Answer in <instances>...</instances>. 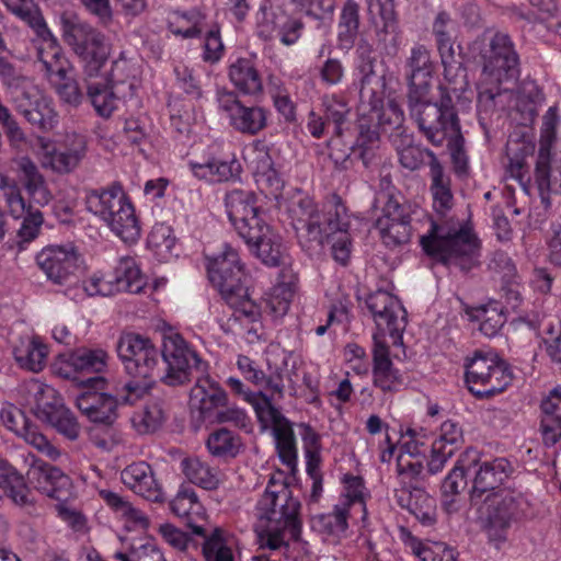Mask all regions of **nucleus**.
Wrapping results in <instances>:
<instances>
[{
    "label": "nucleus",
    "instance_id": "nucleus-1",
    "mask_svg": "<svg viewBox=\"0 0 561 561\" xmlns=\"http://www.w3.org/2000/svg\"><path fill=\"white\" fill-rule=\"evenodd\" d=\"M300 507V502L293 497L288 484L272 477L254 508L260 546L270 550L288 547L286 534H289V539L299 540Z\"/></svg>",
    "mask_w": 561,
    "mask_h": 561
},
{
    "label": "nucleus",
    "instance_id": "nucleus-2",
    "mask_svg": "<svg viewBox=\"0 0 561 561\" xmlns=\"http://www.w3.org/2000/svg\"><path fill=\"white\" fill-rule=\"evenodd\" d=\"M256 202L252 191L234 188L227 192L225 207L228 219L253 255L267 266H278L282 261L280 238L265 221Z\"/></svg>",
    "mask_w": 561,
    "mask_h": 561
},
{
    "label": "nucleus",
    "instance_id": "nucleus-3",
    "mask_svg": "<svg viewBox=\"0 0 561 561\" xmlns=\"http://www.w3.org/2000/svg\"><path fill=\"white\" fill-rule=\"evenodd\" d=\"M291 225L301 247L321 250L331 233L350 230L351 215L343 199L332 194L322 209L310 197H302L290 209Z\"/></svg>",
    "mask_w": 561,
    "mask_h": 561
},
{
    "label": "nucleus",
    "instance_id": "nucleus-4",
    "mask_svg": "<svg viewBox=\"0 0 561 561\" xmlns=\"http://www.w3.org/2000/svg\"><path fill=\"white\" fill-rule=\"evenodd\" d=\"M116 351L125 373L131 378L123 386L125 394L121 400L125 404H134L161 376L160 351L149 337L134 332L121 335Z\"/></svg>",
    "mask_w": 561,
    "mask_h": 561
},
{
    "label": "nucleus",
    "instance_id": "nucleus-5",
    "mask_svg": "<svg viewBox=\"0 0 561 561\" xmlns=\"http://www.w3.org/2000/svg\"><path fill=\"white\" fill-rule=\"evenodd\" d=\"M208 278L239 317L250 322L259 320L261 309L249 294V276L241 264L238 252L225 244L220 254L207 257Z\"/></svg>",
    "mask_w": 561,
    "mask_h": 561
},
{
    "label": "nucleus",
    "instance_id": "nucleus-6",
    "mask_svg": "<svg viewBox=\"0 0 561 561\" xmlns=\"http://www.w3.org/2000/svg\"><path fill=\"white\" fill-rule=\"evenodd\" d=\"M480 62L482 70L478 89L479 106L493 111L495 99L502 93V83L514 81L519 75V58L511 37L505 33H496L489 46L481 50Z\"/></svg>",
    "mask_w": 561,
    "mask_h": 561
},
{
    "label": "nucleus",
    "instance_id": "nucleus-7",
    "mask_svg": "<svg viewBox=\"0 0 561 561\" xmlns=\"http://www.w3.org/2000/svg\"><path fill=\"white\" fill-rule=\"evenodd\" d=\"M420 243L428 256L461 272L468 273L478 265L481 243L468 226L453 229L432 221L431 229L421 237Z\"/></svg>",
    "mask_w": 561,
    "mask_h": 561
},
{
    "label": "nucleus",
    "instance_id": "nucleus-8",
    "mask_svg": "<svg viewBox=\"0 0 561 561\" xmlns=\"http://www.w3.org/2000/svg\"><path fill=\"white\" fill-rule=\"evenodd\" d=\"M85 204L87 209L102 219L125 243H135L140 238L141 228L135 208L118 182L88 192Z\"/></svg>",
    "mask_w": 561,
    "mask_h": 561
},
{
    "label": "nucleus",
    "instance_id": "nucleus-9",
    "mask_svg": "<svg viewBox=\"0 0 561 561\" xmlns=\"http://www.w3.org/2000/svg\"><path fill=\"white\" fill-rule=\"evenodd\" d=\"M3 2L11 13L25 22L43 41V45L37 50V59L49 83L64 78L67 72H72L73 68L47 26L39 7L33 0H3Z\"/></svg>",
    "mask_w": 561,
    "mask_h": 561
},
{
    "label": "nucleus",
    "instance_id": "nucleus-10",
    "mask_svg": "<svg viewBox=\"0 0 561 561\" xmlns=\"http://www.w3.org/2000/svg\"><path fill=\"white\" fill-rule=\"evenodd\" d=\"M59 20L62 39L80 58L83 73L99 76L108 57L105 36L75 12L65 11Z\"/></svg>",
    "mask_w": 561,
    "mask_h": 561
},
{
    "label": "nucleus",
    "instance_id": "nucleus-11",
    "mask_svg": "<svg viewBox=\"0 0 561 561\" xmlns=\"http://www.w3.org/2000/svg\"><path fill=\"white\" fill-rule=\"evenodd\" d=\"M508 365L492 352L477 350L465 362V381L477 399L503 392L512 382Z\"/></svg>",
    "mask_w": 561,
    "mask_h": 561
},
{
    "label": "nucleus",
    "instance_id": "nucleus-12",
    "mask_svg": "<svg viewBox=\"0 0 561 561\" xmlns=\"http://www.w3.org/2000/svg\"><path fill=\"white\" fill-rule=\"evenodd\" d=\"M160 358L159 380L168 386H183L192 380L194 371L207 374L208 370L207 362L178 333L164 336Z\"/></svg>",
    "mask_w": 561,
    "mask_h": 561
},
{
    "label": "nucleus",
    "instance_id": "nucleus-13",
    "mask_svg": "<svg viewBox=\"0 0 561 561\" xmlns=\"http://www.w3.org/2000/svg\"><path fill=\"white\" fill-rule=\"evenodd\" d=\"M408 68V107L411 118L416 123L430 114L432 110H437L432 105L428 99L432 88L434 73V64L431 58V51L424 45H416L411 49L407 59Z\"/></svg>",
    "mask_w": 561,
    "mask_h": 561
},
{
    "label": "nucleus",
    "instance_id": "nucleus-14",
    "mask_svg": "<svg viewBox=\"0 0 561 561\" xmlns=\"http://www.w3.org/2000/svg\"><path fill=\"white\" fill-rule=\"evenodd\" d=\"M79 385L85 390L76 398V405L90 422L111 426L116 421L117 407L124 404L121 396L125 394L123 388L117 397L104 392L107 381L102 376H89L79 379Z\"/></svg>",
    "mask_w": 561,
    "mask_h": 561
},
{
    "label": "nucleus",
    "instance_id": "nucleus-15",
    "mask_svg": "<svg viewBox=\"0 0 561 561\" xmlns=\"http://www.w3.org/2000/svg\"><path fill=\"white\" fill-rule=\"evenodd\" d=\"M434 110L425 117L416 122L420 131L436 147L442 146L446 140L450 150L454 171L457 175L468 172V157L465 151V138L461 134L459 118L436 119Z\"/></svg>",
    "mask_w": 561,
    "mask_h": 561
},
{
    "label": "nucleus",
    "instance_id": "nucleus-16",
    "mask_svg": "<svg viewBox=\"0 0 561 561\" xmlns=\"http://www.w3.org/2000/svg\"><path fill=\"white\" fill-rule=\"evenodd\" d=\"M486 506L485 533L490 542L500 548L506 541L507 530L524 502L520 492L512 489L497 490L483 500Z\"/></svg>",
    "mask_w": 561,
    "mask_h": 561
},
{
    "label": "nucleus",
    "instance_id": "nucleus-17",
    "mask_svg": "<svg viewBox=\"0 0 561 561\" xmlns=\"http://www.w3.org/2000/svg\"><path fill=\"white\" fill-rule=\"evenodd\" d=\"M365 304L377 327L374 334H379L385 340L386 333H389L394 344L402 342L407 311L400 300L386 290H377L367 296Z\"/></svg>",
    "mask_w": 561,
    "mask_h": 561
},
{
    "label": "nucleus",
    "instance_id": "nucleus-18",
    "mask_svg": "<svg viewBox=\"0 0 561 561\" xmlns=\"http://www.w3.org/2000/svg\"><path fill=\"white\" fill-rule=\"evenodd\" d=\"M377 202H382L381 215L376 220L381 240L387 248L394 249L410 241L412 236L411 217L408 208L391 194L381 193Z\"/></svg>",
    "mask_w": 561,
    "mask_h": 561
},
{
    "label": "nucleus",
    "instance_id": "nucleus-19",
    "mask_svg": "<svg viewBox=\"0 0 561 561\" xmlns=\"http://www.w3.org/2000/svg\"><path fill=\"white\" fill-rule=\"evenodd\" d=\"M11 102L14 110L37 130L48 133L56 127L58 115L53 100L34 83L12 96Z\"/></svg>",
    "mask_w": 561,
    "mask_h": 561
},
{
    "label": "nucleus",
    "instance_id": "nucleus-20",
    "mask_svg": "<svg viewBox=\"0 0 561 561\" xmlns=\"http://www.w3.org/2000/svg\"><path fill=\"white\" fill-rule=\"evenodd\" d=\"M471 453L472 488L470 490L471 504H478L482 501L483 494H490L502 490L501 485L508 480L514 471L512 462L504 458L481 460L478 454Z\"/></svg>",
    "mask_w": 561,
    "mask_h": 561
},
{
    "label": "nucleus",
    "instance_id": "nucleus-21",
    "mask_svg": "<svg viewBox=\"0 0 561 561\" xmlns=\"http://www.w3.org/2000/svg\"><path fill=\"white\" fill-rule=\"evenodd\" d=\"M356 55L359 96L363 104H378L383 89H387L388 70L382 64L378 65L373 46L366 39H360L357 44Z\"/></svg>",
    "mask_w": 561,
    "mask_h": 561
},
{
    "label": "nucleus",
    "instance_id": "nucleus-22",
    "mask_svg": "<svg viewBox=\"0 0 561 561\" xmlns=\"http://www.w3.org/2000/svg\"><path fill=\"white\" fill-rule=\"evenodd\" d=\"M218 107L227 114L229 125L240 134L255 136L267 126V111L259 105L247 106L234 91L218 93Z\"/></svg>",
    "mask_w": 561,
    "mask_h": 561
},
{
    "label": "nucleus",
    "instance_id": "nucleus-23",
    "mask_svg": "<svg viewBox=\"0 0 561 561\" xmlns=\"http://www.w3.org/2000/svg\"><path fill=\"white\" fill-rule=\"evenodd\" d=\"M25 462L28 465L27 481L34 489L57 501H64L68 497L71 485L70 478L59 468L36 457L34 454H28L25 457Z\"/></svg>",
    "mask_w": 561,
    "mask_h": 561
},
{
    "label": "nucleus",
    "instance_id": "nucleus-24",
    "mask_svg": "<svg viewBox=\"0 0 561 561\" xmlns=\"http://www.w3.org/2000/svg\"><path fill=\"white\" fill-rule=\"evenodd\" d=\"M79 255L71 245H48L36 255V263L47 279L57 285H67L79 268Z\"/></svg>",
    "mask_w": 561,
    "mask_h": 561
},
{
    "label": "nucleus",
    "instance_id": "nucleus-25",
    "mask_svg": "<svg viewBox=\"0 0 561 561\" xmlns=\"http://www.w3.org/2000/svg\"><path fill=\"white\" fill-rule=\"evenodd\" d=\"M440 98L432 105L437 110L436 119L459 118L454 105V96L460 101H469L466 95L469 90L467 69L462 62L444 67V83L439 87Z\"/></svg>",
    "mask_w": 561,
    "mask_h": 561
},
{
    "label": "nucleus",
    "instance_id": "nucleus-26",
    "mask_svg": "<svg viewBox=\"0 0 561 561\" xmlns=\"http://www.w3.org/2000/svg\"><path fill=\"white\" fill-rule=\"evenodd\" d=\"M0 419L8 430L24 438L27 444L33 445L41 451H45L50 457L59 455L55 447L37 431V426L21 409L11 403H7L0 411Z\"/></svg>",
    "mask_w": 561,
    "mask_h": 561
},
{
    "label": "nucleus",
    "instance_id": "nucleus-27",
    "mask_svg": "<svg viewBox=\"0 0 561 561\" xmlns=\"http://www.w3.org/2000/svg\"><path fill=\"white\" fill-rule=\"evenodd\" d=\"M122 482L134 493L154 503L164 501V493L154 477L151 466L146 461H136L121 471Z\"/></svg>",
    "mask_w": 561,
    "mask_h": 561
},
{
    "label": "nucleus",
    "instance_id": "nucleus-28",
    "mask_svg": "<svg viewBox=\"0 0 561 561\" xmlns=\"http://www.w3.org/2000/svg\"><path fill=\"white\" fill-rule=\"evenodd\" d=\"M373 340L374 385L383 392L398 391L403 385V377L390 359L387 342L379 334H374Z\"/></svg>",
    "mask_w": 561,
    "mask_h": 561
},
{
    "label": "nucleus",
    "instance_id": "nucleus-29",
    "mask_svg": "<svg viewBox=\"0 0 561 561\" xmlns=\"http://www.w3.org/2000/svg\"><path fill=\"white\" fill-rule=\"evenodd\" d=\"M25 400L37 417L48 421L65 407L57 390L39 380H31L24 386Z\"/></svg>",
    "mask_w": 561,
    "mask_h": 561
},
{
    "label": "nucleus",
    "instance_id": "nucleus-30",
    "mask_svg": "<svg viewBox=\"0 0 561 561\" xmlns=\"http://www.w3.org/2000/svg\"><path fill=\"white\" fill-rule=\"evenodd\" d=\"M397 503L408 510L424 526H432L436 520V501L424 488L397 489Z\"/></svg>",
    "mask_w": 561,
    "mask_h": 561
},
{
    "label": "nucleus",
    "instance_id": "nucleus-31",
    "mask_svg": "<svg viewBox=\"0 0 561 561\" xmlns=\"http://www.w3.org/2000/svg\"><path fill=\"white\" fill-rule=\"evenodd\" d=\"M66 142L67 148L65 150H53L45 154L44 167L50 168L57 173H69L79 165L87 151L84 136L68 135Z\"/></svg>",
    "mask_w": 561,
    "mask_h": 561
},
{
    "label": "nucleus",
    "instance_id": "nucleus-32",
    "mask_svg": "<svg viewBox=\"0 0 561 561\" xmlns=\"http://www.w3.org/2000/svg\"><path fill=\"white\" fill-rule=\"evenodd\" d=\"M228 77L242 94L259 96L263 93V80L254 62L249 58H238L228 68Z\"/></svg>",
    "mask_w": 561,
    "mask_h": 561
},
{
    "label": "nucleus",
    "instance_id": "nucleus-33",
    "mask_svg": "<svg viewBox=\"0 0 561 561\" xmlns=\"http://www.w3.org/2000/svg\"><path fill=\"white\" fill-rule=\"evenodd\" d=\"M471 453H463L442 483L443 505L447 511L455 510L456 497L468 485L467 473L471 471Z\"/></svg>",
    "mask_w": 561,
    "mask_h": 561
},
{
    "label": "nucleus",
    "instance_id": "nucleus-34",
    "mask_svg": "<svg viewBox=\"0 0 561 561\" xmlns=\"http://www.w3.org/2000/svg\"><path fill=\"white\" fill-rule=\"evenodd\" d=\"M358 136L356 142L350 147L354 152H358V159L367 168L376 157V150L379 147V128L386 129L382 124H377L370 114L359 113Z\"/></svg>",
    "mask_w": 561,
    "mask_h": 561
},
{
    "label": "nucleus",
    "instance_id": "nucleus-35",
    "mask_svg": "<svg viewBox=\"0 0 561 561\" xmlns=\"http://www.w3.org/2000/svg\"><path fill=\"white\" fill-rule=\"evenodd\" d=\"M196 377V385L191 390L192 399L199 401L198 409L204 416L214 410L227 405L228 397L218 382L210 379L206 374Z\"/></svg>",
    "mask_w": 561,
    "mask_h": 561
},
{
    "label": "nucleus",
    "instance_id": "nucleus-36",
    "mask_svg": "<svg viewBox=\"0 0 561 561\" xmlns=\"http://www.w3.org/2000/svg\"><path fill=\"white\" fill-rule=\"evenodd\" d=\"M193 174L208 182H228L237 180L242 171L241 163L232 158L229 161L211 158L204 163L190 162Z\"/></svg>",
    "mask_w": 561,
    "mask_h": 561
},
{
    "label": "nucleus",
    "instance_id": "nucleus-37",
    "mask_svg": "<svg viewBox=\"0 0 561 561\" xmlns=\"http://www.w3.org/2000/svg\"><path fill=\"white\" fill-rule=\"evenodd\" d=\"M96 78L98 76L94 77V79ZM92 80L93 78L84 75L87 95L96 113L100 116L107 118L117 108V101L123 98L118 94L117 90L113 89L112 85L105 81L104 78H100V80L94 81Z\"/></svg>",
    "mask_w": 561,
    "mask_h": 561
},
{
    "label": "nucleus",
    "instance_id": "nucleus-38",
    "mask_svg": "<svg viewBox=\"0 0 561 561\" xmlns=\"http://www.w3.org/2000/svg\"><path fill=\"white\" fill-rule=\"evenodd\" d=\"M182 472L193 484L207 490L218 489L221 479L219 468L211 467L198 457H186L181 461Z\"/></svg>",
    "mask_w": 561,
    "mask_h": 561
},
{
    "label": "nucleus",
    "instance_id": "nucleus-39",
    "mask_svg": "<svg viewBox=\"0 0 561 561\" xmlns=\"http://www.w3.org/2000/svg\"><path fill=\"white\" fill-rule=\"evenodd\" d=\"M0 485L5 489L7 495L19 506L28 507L35 503L32 492L24 477L18 470L0 459Z\"/></svg>",
    "mask_w": 561,
    "mask_h": 561
},
{
    "label": "nucleus",
    "instance_id": "nucleus-40",
    "mask_svg": "<svg viewBox=\"0 0 561 561\" xmlns=\"http://www.w3.org/2000/svg\"><path fill=\"white\" fill-rule=\"evenodd\" d=\"M48 347L38 336L21 340L13 348V356L19 366L33 373L41 371L46 364Z\"/></svg>",
    "mask_w": 561,
    "mask_h": 561
},
{
    "label": "nucleus",
    "instance_id": "nucleus-41",
    "mask_svg": "<svg viewBox=\"0 0 561 561\" xmlns=\"http://www.w3.org/2000/svg\"><path fill=\"white\" fill-rule=\"evenodd\" d=\"M206 447L211 456L229 460L236 458L243 450V443L239 434L220 427L208 435Z\"/></svg>",
    "mask_w": 561,
    "mask_h": 561
},
{
    "label": "nucleus",
    "instance_id": "nucleus-42",
    "mask_svg": "<svg viewBox=\"0 0 561 561\" xmlns=\"http://www.w3.org/2000/svg\"><path fill=\"white\" fill-rule=\"evenodd\" d=\"M505 150L511 173L523 178V171L527 167L526 160L535 151V142L531 136L518 133L511 134Z\"/></svg>",
    "mask_w": 561,
    "mask_h": 561
},
{
    "label": "nucleus",
    "instance_id": "nucleus-43",
    "mask_svg": "<svg viewBox=\"0 0 561 561\" xmlns=\"http://www.w3.org/2000/svg\"><path fill=\"white\" fill-rule=\"evenodd\" d=\"M190 525L194 535L204 538L202 552L205 561H234L232 550L227 545L220 528H215L208 535L204 526L191 523Z\"/></svg>",
    "mask_w": 561,
    "mask_h": 561
},
{
    "label": "nucleus",
    "instance_id": "nucleus-44",
    "mask_svg": "<svg viewBox=\"0 0 561 561\" xmlns=\"http://www.w3.org/2000/svg\"><path fill=\"white\" fill-rule=\"evenodd\" d=\"M467 316L471 321L480 322L479 330L488 337L497 335L506 322L503 307L499 302L470 308Z\"/></svg>",
    "mask_w": 561,
    "mask_h": 561
},
{
    "label": "nucleus",
    "instance_id": "nucleus-45",
    "mask_svg": "<svg viewBox=\"0 0 561 561\" xmlns=\"http://www.w3.org/2000/svg\"><path fill=\"white\" fill-rule=\"evenodd\" d=\"M135 72V66L130 61L118 58L113 61L108 77L104 79L123 99L133 98L138 87Z\"/></svg>",
    "mask_w": 561,
    "mask_h": 561
},
{
    "label": "nucleus",
    "instance_id": "nucleus-46",
    "mask_svg": "<svg viewBox=\"0 0 561 561\" xmlns=\"http://www.w3.org/2000/svg\"><path fill=\"white\" fill-rule=\"evenodd\" d=\"M431 176V193L433 195L434 209L445 215L451 209L454 204V196L450 190V178L445 173L443 165L438 160H434L432 164Z\"/></svg>",
    "mask_w": 561,
    "mask_h": 561
},
{
    "label": "nucleus",
    "instance_id": "nucleus-47",
    "mask_svg": "<svg viewBox=\"0 0 561 561\" xmlns=\"http://www.w3.org/2000/svg\"><path fill=\"white\" fill-rule=\"evenodd\" d=\"M337 28L340 48H352L359 30V5L355 0L345 1L340 14Z\"/></svg>",
    "mask_w": 561,
    "mask_h": 561
},
{
    "label": "nucleus",
    "instance_id": "nucleus-48",
    "mask_svg": "<svg viewBox=\"0 0 561 561\" xmlns=\"http://www.w3.org/2000/svg\"><path fill=\"white\" fill-rule=\"evenodd\" d=\"M107 354L101 348H78L73 351L68 358V364L75 371L80 374H91V376H101L100 374L106 367Z\"/></svg>",
    "mask_w": 561,
    "mask_h": 561
},
{
    "label": "nucleus",
    "instance_id": "nucleus-49",
    "mask_svg": "<svg viewBox=\"0 0 561 561\" xmlns=\"http://www.w3.org/2000/svg\"><path fill=\"white\" fill-rule=\"evenodd\" d=\"M117 286L126 293L138 294L145 286V279L135 259L122 257L114 274Z\"/></svg>",
    "mask_w": 561,
    "mask_h": 561
},
{
    "label": "nucleus",
    "instance_id": "nucleus-50",
    "mask_svg": "<svg viewBox=\"0 0 561 561\" xmlns=\"http://www.w3.org/2000/svg\"><path fill=\"white\" fill-rule=\"evenodd\" d=\"M385 98L386 89H383L382 96L380 98V102H378V104L364 105L362 99L359 98L358 112L362 114H370L377 124H382L385 127L393 125L399 126L403 121V112L393 101H390L387 108H385Z\"/></svg>",
    "mask_w": 561,
    "mask_h": 561
},
{
    "label": "nucleus",
    "instance_id": "nucleus-51",
    "mask_svg": "<svg viewBox=\"0 0 561 561\" xmlns=\"http://www.w3.org/2000/svg\"><path fill=\"white\" fill-rule=\"evenodd\" d=\"M0 81L10 92L11 98L33 84L12 57L0 55Z\"/></svg>",
    "mask_w": 561,
    "mask_h": 561
},
{
    "label": "nucleus",
    "instance_id": "nucleus-52",
    "mask_svg": "<svg viewBox=\"0 0 561 561\" xmlns=\"http://www.w3.org/2000/svg\"><path fill=\"white\" fill-rule=\"evenodd\" d=\"M324 118L334 125V134L341 136L342 126L347 121L351 107L347 101L337 94H325L322 98Z\"/></svg>",
    "mask_w": 561,
    "mask_h": 561
},
{
    "label": "nucleus",
    "instance_id": "nucleus-53",
    "mask_svg": "<svg viewBox=\"0 0 561 561\" xmlns=\"http://www.w3.org/2000/svg\"><path fill=\"white\" fill-rule=\"evenodd\" d=\"M171 511L179 517L186 518V524L191 528V524H194L191 515H199L203 510L202 504L198 501L197 494L194 489L181 485L175 497L170 503Z\"/></svg>",
    "mask_w": 561,
    "mask_h": 561
},
{
    "label": "nucleus",
    "instance_id": "nucleus-54",
    "mask_svg": "<svg viewBox=\"0 0 561 561\" xmlns=\"http://www.w3.org/2000/svg\"><path fill=\"white\" fill-rule=\"evenodd\" d=\"M347 518V503H340L334 506L332 512L319 515L316 518V526L328 535L340 537L348 527Z\"/></svg>",
    "mask_w": 561,
    "mask_h": 561
},
{
    "label": "nucleus",
    "instance_id": "nucleus-55",
    "mask_svg": "<svg viewBox=\"0 0 561 561\" xmlns=\"http://www.w3.org/2000/svg\"><path fill=\"white\" fill-rule=\"evenodd\" d=\"M274 437L276 440L277 454L282 463L291 472H295L297 468V447L291 424L276 428Z\"/></svg>",
    "mask_w": 561,
    "mask_h": 561
},
{
    "label": "nucleus",
    "instance_id": "nucleus-56",
    "mask_svg": "<svg viewBox=\"0 0 561 561\" xmlns=\"http://www.w3.org/2000/svg\"><path fill=\"white\" fill-rule=\"evenodd\" d=\"M164 421L161 405L157 402L148 404L142 411L134 413L133 427L141 435L156 432Z\"/></svg>",
    "mask_w": 561,
    "mask_h": 561
},
{
    "label": "nucleus",
    "instance_id": "nucleus-57",
    "mask_svg": "<svg viewBox=\"0 0 561 561\" xmlns=\"http://www.w3.org/2000/svg\"><path fill=\"white\" fill-rule=\"evenodd\" d=\"M559 121L558 108L556 106L549 107L542 117L537 159H541V161H543L546 157L551 156V149L557 139L556 130Z\"/></svg>",
    "mask_w": 561,
    "mask_h": 561
},
{
    "label": "nucleus",
    "instance_id": "nucleus-58",
    "mask_svg": "<svg viewBox=\"0 0 561 561\" xmlns=\"http://www.w3.org/2000/svg\"><path fill=\"white\" fill-rule=\"evenodd\" d=\"M336 0H291L299 12L319 22V26L327 20L331 21Z\"/></svg>",
    "mask_w": 561,
    "mask_h": 561
},
{
    "label": "nucleus",
    "instance_id": "nucleus-59",
    "mask_svg": "<svg viewBox=\"0 0 561 561\" xmlns=\"http://www.w3.org/2000/svg\"><path fill=\"white\" fill-rule=\"evenodd\" d=\"M50 84L65 104L78 107L82 103L84 94L71 72H67L64 78L56 79Z\"/></svg>",
    "mask_w": 561,
    "mask_h": 561
},
{
    "label": "nucleus",
    "instance_id": "nucleus-60",
    "mask_svg": "<svg viewBox=\"0 0 561 561\" xmlns=\"http://www.w3.org/2000/svg\"><path fill=\"white\" fill-rule=\"evenodd\" d=\"M255 413L259 421L264 427L268 424L273 425V433L276 428L288 426L290 422L282 414V412L272 403L271 399L260 391V400L254 404Z\"/></svg>",
    "mask_w": 561,
    "mask_h": 561
},
{
    "label": "nucleus",
    "instance_id": "nucleus-61",
    "mask_svg": "<svg viewBox=\"0 0 561 561\" xmlns=\"http://www.w3.org/2000/svg\"><path fill=\"white\" fill-rule=\"evenodd\" d=\"M294 294L295 284L293 282L278 283L273 288L272 294L266 300V306L270 308L271 312L274 313V316H284L289 309Z\"/></svg>",
    "mask_w": 561,
    "mask_h": 561
},
{
    "label": "nucleus",
    "instance_id": "nucleus-62",
    "mask_svg": "<svg viewBox=\"0 0 561 561\" xmlns=\"http://www.w3.org/2000/svg\"><path fill=\"white\" fill-rule=\"evenodd\" d=\"M426 157L430 158L428 167L431 173L434 160H438L436 154L432 150L412 145L407 146L399 151L400 164L410 171H415L420 169L423 165Z\"/></svg>",
    "mask_w": 561,
    "mask_h": 561
},
{
    "label": "nucleus",
    "instance_id": "nucleus-63",
    "mask_svg": "<svg viewBox=\"0 0 561 561\" xmlns=\"http://www.w3.org/2000/svg\"><path fill=\"white\" fill-rule=\"evenodd\" d=\"M397 470L400 479L399 489L422 488L423 465L421 461H404L403 456L398 457Z\"/></svg>",
    "mask_w": 561,
    "mask_h": 561
},
{
    "label": "nucleus",
    "instance_id": "nucleus-64",
    "mask_svg": "<svg viewBox=\"0 0 561 561\" xmlns=\"http://www.w3.org/2000/svg\"><path fill=\"white\" fill-rule=\"evenodd\" d=\"M329 244L333 260L345 266L352 253V238L350 230L331 233L325 239L324 245Z\"/></svg>",
    "mask_w": 561,
    "mask_h": 561
}]
</instances>
